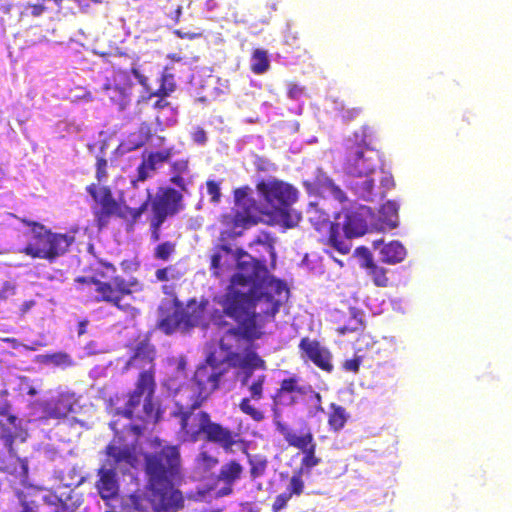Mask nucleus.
<instances>
[{"mask_svg":"<svg viewBox=\"0 0 512 512\" xmlns=\"http://www.w3.org/2000/svg\"><path fill=\"white\" fill-rule=\"evenodd\" d=\"M363 257L361 267L367 270L368 275L371 277L373 283L377 287H387L389 285V277L387 276V269L377 265L372 257V254L367 248L361 247L357 249Z\"/></svg>","mask_w":512,"mask_h":512,"instance_id":"aec40b11","label":"nucleus"},{"mask_svg":"<svg viewBox=\"0 0 512 512\" xmlns=\"http://www.w3.org/2000/svg\"><path fill=\"white\" fill-rule=\"evenodd\" d=\"M379 253L381 261L390 265L402 262L407 255L406 248L396 240L385 244Z\"/></svg>","mask_w":512,"mask_h":512,"instance_id":"5701e85b","label":"nucleus"},{"mask_svg":"<svg viewBox=\"0 0 512 512\" xmlns=\"http://www.w3.org/2000/svg\"><path fill=\"white\" fill-rule=\"evenodd\" d=\"M233 193L235 207L222 215L225 229L210 257V270L218 278L235 267L225 292L213 297L222 309L209 310L208 300L191 298L186 307L180 302L171 311L159 307L156 324L166 335L178 330L189 332L196 327L208 330L211 325L222 333L217 345L208 348L205 361L197 367L191 379H188L187 362L181 358L165 385L176 397L187 394L188 402L183 404L181 400H175L173 411L179 418L182 440L196 442L202 438L218 444L225 451L240 446L238 435L213 422L207 412L195 413V410L220 387L230 368L245 370L243 383L256 369V258L242 248L234 249L228 242L256 224V199L249 186L236 188Z\"/></svg>","mask_w":512,"mask_h":512,"instance_id":"f257e3e1","label":"nucleus"},{"mask_svg":"<svg viewBox=\"0 0 512 512\" xmlns=\"http://www.w3.org/2000/svg\"><path fill=\"white\" fill-rule=\"evenodd\" d=\"M173 269L171 267H165V268H160V269H157L156 270V278L159 280V281H169L172 276H171V271Z\"/></svg>","mask_w":512,"mask_h":512,"instance_id":"6e6d98bb","label":"nucleus"},{"mask_svg":"<svg viewBox=\"0 0 512 512\" xmlns=\"http://www.w3.org/2000/svg\"><path fill=\"white\" fill-rule=\"evenodd\" d=\"M114 85H106V94L112 103L116 104L120 111H124L131 102L132 79L124 73L114 80Z\"/></svg>","mask_w":512,"mask_h":512,"instance_id":"f3484780","label":"nucleus"},{"mask_svg":"<svg viewBox=\"0 0 512 512\" xmlns=\"http://www.w3.org/2000/svg\"><path fill=\"white\" fill-rule=\"evenodd\" d=\"M93 214L96 225L99 229H104L109 224L112 216L116 212V205L93 206Z\"/></svg>","mask_w":512,"mask_h":512,"instance_id":"c85d7f7f","label":"nucleus"},{"mask_svg":"<svg viewBox=\"0 0 512 512\" xmlns=\"http://www.w3.org/2000/svg\"><path fill=\"white\" fill-rule=\"evenodd\" d=\"M274 402L280 406L301 405L308 417L324 411L321 394L312 385L302 384L300 377L295 374L281 380Z\"/></svg>","mask_w":512,"mask_h":512,"instance_id":"6e6552de","label":"nucleus"},{"mask_svg":"<svg viewBox=\"0 0 512 512\" xmlns=\"http://www.w3.org/2000/svg\"><path fill=\"white\" fill-rule=\"evenodd\" d=\"M88 325H89V321L86 320V319H83V320L78 322L77 333H78L79 336H82V335H84L87 332Z\"/></svg>","mask_w":512,"mask_h":512,"instance_id":"e2e57ef3","label":"nucleus"},{"mask_svg":"<svg viewBox=\"0 0 512 512\" xmlns=\"http://www.w3.org/2000/svg\"><path fill=\"white\" fill-rule=\"evenodd\" d=\"M158 169L159 167L151 155L144 153L141 162L136 168L135 175L131 178V184L137 187L139 183H143L152 178Z\"/></svg>","mask_w":512,"mask_h":512,"instance_id":"4be33fe9","label":"nucleus"},{"mask_svg":"<svg viewBox=\"0 0 512 512\" xmlns=\"http://www.w3.org/2000/svg\"><path fill=\"white\" fill-rule=\"evenodd\" d=\"M151 96H158V98L154 101L153 103V108L158 110V113L160 112V110L164 109L166 107V105H170L171 103L168 102L164 96H161L159 94L154 93L152 94Z\"/></svg>","mask_w":512,"mask_h":512,"instance_id":"13d9d810","label":"nucleus"},{"mask_svg":"<svg viewBox=\"0 0 512 512\" xmlns=\"http://www.w3.org/2000/svg\"><path fill=\"white\" fill-rule=\"evenodd\" d=\"M175 251V245L170 241L159 243L154 249V257L158 260L168 261Z\"/></svg>","mask_w":512,"mask_h":512,"instance_id":"473e14b6","label":"nucleus"},{"mask_svg":"<svg viewBox=\"0 0 512 512\" xmlns=\"http://www.w3.org/2000/svg\"><path fill=\"white\" fill-rule=\"evenodd\" d=\"M362 113L361 108L346 109L341 112V116L345 121H352Z\"/></svg>","mask_w":512,"mask_h":512,"instance_id":"864d4df0","label":"nucleus"},{"mask_svg":"<svg viewBox=\"0 0 512 512\" xmlns=\"http://www.w3.org/2000/svg\"><path fill=\"white\" fill-rule=\"evenodd\" d=\"M155 134L153 124L142 123L139 129L140 141L137 146L141 147L146 143L152 142Z\"/></svg>","mask_w":512,"mask_h":512,"instance_id":"e433bc0d","label":"nucleus"},{"mask_svg":"<svg viewBox=\"0 0 512 512\" xmlns=\"http://www.w3.org/2000/svg\"><path fill=\"white\" fill-rule=\"evenodd\" d=\"M333 322L339 335L353 333L364 328L363 313L355 307H348L346 310H335Z\"/></svg>","mask_w":512,"mask_h":512,"instance_id":"dca6fc26","label":"nucleus"},{"mask_svg":"<svg viewBox=\"0 0 512 512\" xmlns=\"http://www.w3.org/2000/svg\"><path fill=\"white\" fill-rule=\"evenodd\" d=\"M30 13L34 17H39L46 10V7L43 4H35L30 6Z\"/></svg>","mask_w":512,"mask_h":512,"instance_id":"052dcab7","label":"nucleus"},{"mask_svg":"<svg viewBox=\"0 0 512 512\" xmlns=\"http://www.w3.org/2000/svg\"><path fill=\"white\" fill-rule=\"evenodd\" d=\"M363 356L362 355H356L355 357L351 359H346L343 362L342 368L345 371L357 373L359 371L360 365L362 363Z\"/></svg>","mask_w":512,"mask_h":512,"instance_id":"37998d69","label":"nucleus"},{"mask_svg":"<svg viewBox=\"0 0 512 512\" xmlns=\"http://www.w3.org/2000/svg\"><path fill=\"white\" fill-rule=\"evenodd\" d=\"M152 384L151 378L144 374L137 392L129 394L124 405L116 408L115 414L120 418L109 423L114 437L105 447L106 458L103 466L123 475L137 468V440L148 430L150 424H157L163 416L161 407H155L151 401Z\"/></svg>","mask_w":512,"mask_h":512,"instance_id":"f03ea898","label":"nucleus"},{"mask_svg":"<svg viewBox=\"0 0 512 512\" xmlns=\"http://www.w3.org/2000/svg\"><path fill=\"white\" fill-rule=\"evenodd\" d=\"M303 489H304V482L301 478L300 472L297 474H294L290 479V483H289L286 493L290 494V497H292V495H300L303 492Z\"/></svg>","mask_w":512,"mask_h":512,"instance_id":"4c0bfd02","label":"nucleus"},{"mask_svg":"<svg viewBox=\"0 0 512 512\" xmlns=\"http://www.w3.org/2000/svg\"><path fill=\"white\" fill-rule=\"evenodd\" d=\"M158 116L173 126L177 123V110L172 106V104L166 105L164 109L160 110Z\"/></svg>","mask_w":512,"mask_h":512,"instance_id":"79ce46f5","label":"nucleus"},{"mask_svg":"<svg viewBox=\"0 0 512 512\" xmlns=\"http://www.w3.org/2000/svg\"><path fill=\"white\" fill-rule=\"evenodd\" d=\"M249 464H250V476L252 479H256V460L248 454Z\"/></svg>","mask_w":512,"mask_h":512,"instance_id":"69168bd1","label":"nucleus"},{"mask_svg":"<svg viewBox=\"0 0 512 512\" xmlns=\"http://www.w3.org/2000/svg\"><path fill=\"white\" fill-rule=\"evenodd\" d=\"M183 198L181 191L172 186L160 188L155 195L148 191L147 201L150 203L152 213L150 227L161 229L168 218L184 210Z\"/></svg>","mask_w":512,"mask_h":512,"instance_id":"9b49d317","label":"nucleus"},{"mask_svg":"<svg viewBox=\"0 0 512 512\" xmlns=\"http://www.w3.org/2000/svg\"><path fill=\"white\" fill-rule=\"evenodd\" d=\"M93 201L94 206L116 205V201L113 197L111 189L106 186L101 187V191L93 199Z\"/></svg>","mask_w":512,"mask_h":512,"instance_id":"72a5a7b5","label":"nucleus"},{"mask_svg":"<svg viewBox=\"0 0 512 512\" xmlns=\"http://www.w3.org/2000/svg\"><path fill=\"white\" fill-rule=\"evenodd\" d=\"M180 449L167 445L145 456V473L148 487L156 499V512H178L184 505L182 493L177 489L181 482Z\"/></svg>","mask_w":512,"mask_h":512,"instance_id":"7ed1b4c3","label":"nucleus"},{"mask_svg":"<svg viewBox=\"0 0 512 512\" xmlns=\"http://www.w3.org/2000/svg\"><path fill=\"white\" fill-rule=\"evenodd\" d=\"M170 183L174 185V188L181 191L184 194H190L188 189V184L191 182L190 176L188 175H178V174H170Z\"/></svg>","mask_w":512,"mask_h":512,"instance_id":"f704fd0d","label":"nucleus"},{"mask_svg":"<svg viewBox=\"0 0 512 512\" xmlns=\"http://www.w3.org/2000/svg\"><path fill=\"white\" fill-rule=\"evenodd\" d=\"M109 148V143L106 139L100 141L99 151L97 154L105 157L106 150Z\"/></svg>","mask_w":512,"mask_h":512,"instance_id":"774afa93","label":"nucleus"},{"mask_svg":"<svg viewBox=\"0 0 512 512\" xmlns=\"http://www.w3.org/2000/svg\"><path fill=\"white\" fill-rule=\"evenodd\" d=\"M156 356V350L154 345H152L149 340H142L136 344L132 351V355L130 356L127 365L130 367H135L141 369V373L139 374L136 387L133 392L130 394H134L138 390V386L140 383V379L144 374H147L152 380V392H151V401L155 407H161L160 404L155 400V378H154V360Z\"/></svg>","mask_w":512,"mask_h":512,"instance_id":"f8f14e48","label":"nucleus"},{"mask_svg":"<svg viewBox=\"0 0 512 512\" xmlns=\"http://www.w3.org/2000/svg\"><path fill=\"white\" fill-rule=\"evenodd\" d=\"M21 509L19 512H38V505L35 501H27L26 499H19Z\"/></svg>","mask_w":512,"mask_h":512,"instance_id":"603ef678","label":"nucleus"},{"mask_svg":"<svg viewBox=\"0 0 512 512\" xmlns=\"http://www.w3.org/2000/svg\"><path fill=\"white\" fill-rule=\"evenodd\" d=\"M242 468L234 461H231L222 466L220 470V476L225 482H234L240 477Z\"/></svg>","mask_w":512,"mask_h":512,"instance_id":"7c9ffc66","label":"nucleus"},{"mask_svg":"<svg viewBox=\"0 0 512 512\" xmlns=\"http://www.w3.org/2000/svg\"><path fill=\"white\" fill-rule=\"evenodd\" d=\"M192 139L193 141L199 145V146H204L206 145L207 143V140H208V137H207V132L201 128V127H197L193 132H192Z\"/></svg>","mask_w":512,"mask_h":512,"instance_id":"09e8293b","label":"nucleus"},{"mask_svg":"<svg viewBox=\"0 0 512 512\" xmlns=\"http://www.w3.org/2000/svg\"><path fill=\"white\" fill-rule=\"evenodd\" d=\"M76 404V394L67 391L47 401L43 407V412L48 418L60 419L67 417L71 412H75L74 407Z\"/></svg>","mask_w":512,"mask_h":512,"instance_id":"a211bd4d","label":"nucleus"},{"mask_svg":"<svg viewBox=\"0 0 512 512\" xmlns=\"http://www.w3.org/2000/svg\"><path fill=\"white\" fill-rule=\"evenodd\" d=\"M131 76L147 91L150 90L149 86H148V78L141 73V71L136 68V67H133L131 69Z\"/></svg>","mask_w":512,"mask_h":512,"instance_id":"8fccbe9b","label":"nucleus"},{"mask_svg":"<svg viewBox=\"0 0 512 512\" xmlns=\"http://www.w3.org/2000/svg\"><path fill=\"white\" fill-rule=\"evenodd\" d=\"M222 180L208 179L206 181V191L210 196V202L214 205H217L221 202L222 198V188H221Z\"/></svg>","mask_w":512,"mask_h":512,"instance_id":"2f4dec72","label":"nucleus"},{"mask_svg":"<svg viewBox=\"0 0 512 512\" xmlns=\"http://www.w3.org/2000/svg\"><path fill=\"white\" fill-rule=\"evenodd\" d=\"M276 430L282 435L285 442L303 453L300 465L307 471L317 466L321 459L316 456L317 444L310 426L303 421L299 430L292 429L280 419L275 420Z\"/></svg>","mask_w":512,"mask_h":512,"instance_id":"1a4fd4ad","label":"nucleus"},{"mask_svg":"<svg viewBox=\"0 0 512 512\" xmlns=\"http://www.w3.org/2000/svg\"><path fill=\"white\" fill-rule=\"evenodd\" d=\"M101 191V187H98L96 184L92 183L86 187V192L88 195L94 199L98 193Z\"/></svg>","mask_w":512,"mask_h":512,"instance_id":"680f3d73","label":"nucleus"},{"mask_svg":"<svg viewBox=\"0 0 512 512\" xmlns=\"http://www.w3.org/2000/svg\"><path fill=\"white\" fill-rule=\"evenodd\" d=\"M25 224L30 237L25 245L24 253L32 258L53 262L64 255L75 240L74 236L53 232L39 222L26 221Z\"/></svg>","mask_w":512,"mask_h":512,"instance_id":"0eeeda50","label":"nucleus"},{"mask_svg":"<svg viewBox=\"0 0 512 512\" xmlns=\"http://www.w3.org/2000/svg\"><path fill=\"white\" fill-rule=\"evenodd\" d=\"M160 168L164 163H170L173 157V148L149 152Z\"/></svg>","mask_w":512,"mask_h":512,"instance_id":"58836bf2","label":"nucleus"},{"mask_svg":"<svg viewBox=\"0 0 512 512\" xmlns=\"http://www.w3.org/2000/svg\"><path fill=\"white\" fill-rule=\"evenodd\" d=\"M300 356L304 361L313 363L318 369L331 373L334 369L332 353L316 339L303 337L298 345Z\"/></svg>","mask_w":512,"mask_h":512,"instance_id":"4468645a","label":"nucleus"},{"mask_svg":"<svg viewBox=\"0 0 512 512\" xmlns=\"http://www.w3.org/2000/svg\"><path fill=\"white\" fill-rule=\"evenodd\" d=\"M349 417V413L343 406L336 403L329 405L327 423L331 431L336 433L341 431L348 422Z\"/></svg>","mask_w":512,"mask_h":512,"instance_id":"393cba45","label":"nucleus"},{"mask_svg":"<svg viewBox=\"0 0 512 512\" xmlns=\"http://www.w3.org/2000/svg\"><path fill=\"white\" fill-rule=\"evenodd\" d=\"M170 174L190 176L189 163L186 159H178L170 162Z\"/></svg>","mask_w":512,"mask_h":512,"instance_id":"ea45409f","label":"nucleus"},{"mask_svg":"<svg viewBox=\"0 0 512 512\" xmlns=\"http://www.w3.org/2000/svg\"><path fill=\"white\" fill-rule=\"evenodd\" d=\"M290 498H291L290 494H287L286 492L278 495L272 505V511L273 512L281 511L283 508L286 507Z\"/></svg>","mask_w":512,"mask_h":512,"instance_id":"de8ad7c7","label":"nucleus"},{"mask_svg":"<svg viewBox=\"0 0 512 512\" xmlns=\"http://www.w3.org/2000/svg\"><path fill=\"white\" fill-rule=\"evenodd\" d=\"M38 357L41 363L46 365H53L54 367L60 368L62 370L73 367L75 365V361L71 355L64 351L47 353L39 355Z\"/></svg>","mask_w":512,"mask_h":512,"instance_id":"bb28decb","label":"nucleus"},{"mask_svg":"<svg viewBox=\"0 0 512 512\" xmlns=\"http://www.w3.org/2000/svg\"><path fill=\"white\" fill-rule=\"evenodd\" d=\"M371 174L366 176H351L349 182V189L360 199L365 201L377 200L374 180L370 177Z\"/></svg>","mask_w":512,"mask_h":512,"instance_id":"412c9836","label":"nucleus"},{"mask_svg":"<svg viewBox=\"0 0 512 512\" xmlns=\"http://www.w3.org/2000/svg\"><path fill=\"white\" fill-rule=\"evenodd\" d=\"M173 125H171L169 122L165 121L163 118H161L160 116H156V119H155V123L153 124V127H154V133H157V132H163L166 128L168 127H172Z\"/></svg>","mask_w":512,"mask_h":512,"instance_id":"4d7b16f0","label":"nucleus"},{"mask_svg":"<svg viewBox=\"0 0 512 512\" xmlns=\"http://www.w3.org/2000/svg\"><path fill=\"white\" fill-rule=\"evenodd\" d=\"M305 88L297 83L290 82L287 87V95L292 100H298L304 95Z\"/></svg>","mask_w":512,"mask_h":512,"instance_id":"c03bdc74","label":"nucleus"},{"mask_svg":"<svg viewBox=\"0 0 512 512\" xmlns=\"http://www.w3.org/2000/svg\"><path fill=\"white\" fill-rule=\"evenodd\" d=\"M375 131L362 125L352 136L344 139L339 150L343 171L349 176L372 174L380 162L379 151L371 146Z\"/></svg>","mask_w":512,"mask_h":512,"instance_id":"423d86ee","label":"nucleus"},{"mask_svg":"<svg viewBox=\"0 0 512 512\" xmlns=\"http://www.w3.org/2000/svg\"><path fill=\"white\" fill-rule=\"evenodd\" d=\"M302 184L310 196H332L340 203L347 201L345 192L321 168H317L312 176L303 180Z\"/></svg>","mask_w":512,"mask_h":512,"instance_id":"ddd939ff","label":"nucleus"},{"mask_svg":"<svg viewBox=\"0 0 512 512\" xmlns=\"http://www.w3.org/2000/svg\"><path fill=\"white\" fill-rule=\"evenodd\" d=\"M257 59L258 74L266 72L269 69V59L267 53L263 50H258Z\"/></svg>","mask_w":512,"mask_h":512,"instance_id":"a18cd8bd","label":"nucleus"},{"mask_svg":"<svg viewBox=\"0 0 512 512\" xmlns=\"http://www.w3.org/2000/svg\"><path fill=\"white\" fill-rule=\"evenodd\" d=\"M399 204L393 200L384 203L379 210V219L385 228L394 229L399 222Z\"/></svg>","mask_w":512,"mask_h":512,"instance_id":"a878e982","label":"nucleus"},{"mask_svg":"<svg viewBox=\"0 0 512 512\" xmlns=\"http://www.w3.org/2000/svg\"><path fill=\"white\" fill-rule=\"evenodd\" d=\"M102 301L111 303L120 310L127 311L132 308L130 304H122L124 295L132 293L127 280L121 276H115L109 282H100L97 287Z\"/></svg>","mask_w":512,"mask_h":512,"instance_id":"2eb2a0df","label":"nucleus"},{"mask_svg":"<svg viewBox=\"0 0 512 512\" xmlns=\"http://www.w3.org/2000/svg\"><path fill=\"white\" fill-rule=\"evenodd\" d=\"M7 421V424H3L2 420H0V440H2L9 454L12 455L14 441L19 436L18 418L13 415H7Z\"/></svg>","mask_w":512,"mask_h":512,"instance_id":"b1692460","label":"nucleus"},{"mask_svg":"<svg viewBox=\"0 0 512 512\" xmlns=\"http://www.w3.org/2000/svg\"><path fill=\"white\" fill-rule=\"evenodd\" d=\"M262 234L265 240L258 235V338L261 336L260 323L273 321L289 296L286 283L270 274L276 265L274 239Z\"/></svg>","mask_w":512,"mask_h":512,"instance_id":"39448f33","label":"nucleus"},{"mask_svg":"<svg viewBox=\"0 0 512 512\" xmlns=\"http://www.w3.org/2000/svg\"><path fill=\"white\" fill-rule=\"evenodd\" d=\"M0 10L4 14H8L11 10V4L9 0H0Z\"/></svg>","mask_w":512,"mask_h":512,"instance_id":"338daca9","label":"nucleus"},{"mask_svg":"<svg viewBox=\"0 0 512 512\" xmlns=\"http://www.w3.org/2000/svg\"><path fill=\"white\" fill-rule=\"evenodd\" d=\"M395 187V181L390 173H385L381 178V186L376 190L377 199L385 197L386 193Z\"/></svg>","mask_w":512,"mask_h":512,"instance_id":"c9c22d12","label":"nucleus"},{"mask_svg":"<svg viewBox=\"0 0 512 512\" xmlns=\"http://www.w3.org/2000/svg\"><path fill=\"white\" fill-rule=\"evenodd\" d=\"M217 2L216 0H206L205 2V9L207 11V17L211 18L212 16L210 13L216 8Z\"/></svg>","mask_w":512,"mask_h":512,"instance_id":"0e129e2a","label":"nucleus"},{"mask_svg":"<svg viewBox=\"0 0 512 512\" xmlns=\"http://www.w3.org/2000/svg\"><path fill=\"white\" fill-rule=\"evenodd\" d=\"M344 231L346 234L345 239L347 241L348 238L355 237V236H361L365 232L366 224L365 222L359 218L356 214H348L346 216V220L344 223ZM344 238V236H342Z\"/></svg>","mask_w":512,"mask_h":512,"instance_id":"cd10ccee","label":"nucleus"},{"mask_svg":"<svg viewBox=\"0 0 512 512\" xmlns=\"http://www.w3.org/2000/svg\"><path fill=\"white\" fill-rule=\"evenodd\" d=\"M241 410L250 415L253 420H256V408L251 404V400L243 398L240 403Z\"/></svg>","mask_w":512,"mask_h":512,"instance_id":"3c124183","label":"nucleus"},{"mask_svg":"<svg viewBox=\"0 0 512 512\" xmlns=\"http://www.w3.org/2000/svg\"><path fill=\"white\" fill-rule=\"evenodd\" d=\"M47 503L50 505L57 506V509L55 512H67L69 510V505L65 501H63L61 498H59L58 496H54V500L47 501Z\"/></svg>","mask_w":512,"mask_h":512,"instance_id":"5fc2aeb1","label":"nucleus"},{"mask_svg":"<svg viewBox=\"0 0 512 512\" xmlns=\"http://www.w3.org/2000/svg\"><path fill=\"white\" fill-rule=\"evenodd\" d=\"M107 166V159L102 155L96 154V178L99 182L107 178Z\"/></svg>","mask_w":512,"mask_h":512,"instance_id":"a19ab883","label":"nucleus"},{"mask_svg":"<svg viewBox=\"0 0 512 512\" xmlns=\"http://www.w3.org/2000/svg\"><path fill=\"white\" fill-rule=\"evenodd\" d=\"M299 199V190L278 178L258 180V222L283 229L296 228L302 220L293 205Z\"/></svg>","mask_w":512,"mask_h":512,"instance_id":"20e7f679","label":"nucleus"},{"mask_svg":"<svg viewBox=\"0 0 512 512\" xmlns=\"http://www.w3.org/2000/svg\"><path fill=\"white\" fill-rule=\"evenodd\" d=\"M182 11H183L182 6L178 5L175 9L167 12V16L175 23H178L182 16V13H183Z\"/></svg>","mask_w":512,"mask_h":512,"instance_id":"bf43d9fd","label":"nucleus"},{"mask_svg":"<svg viewBox=\"0 0 512 512\" xmlns=\"http://www.w3.org/2000/svg\"><path fill=\"white\" fill-rule=\"evenodd\" d=\"M119 474L121 472L107 466H101L98 470L96 488L103 499H114L119 492Z\"/></svg>","mask_w":512,"mask_h":512,"instance_id":"6ab92c4d","label":"nucleus"},{"mask_svg":"<svg viewBox=\"0 0 512 512\" xmlns=\"http://www.w3.org/2000/svg\"><path fill=\"white\" fill-rule=\"evenodd\" d=\"M176 89L175 78L172 73L166 69L160 77V85L157 94L167 97Z\"/></svg>","mask_w":512,"mask_h":512,"instance_id":"c756f323","label":"nucleus"},{"mask_svg":"<svg viewBox=\"0 0 512 512\" xmlns=\"http://www.w3.org/2000/svg\"><path fill=\"white\" fill-rule=\"evenodd\" d=\"M198 461L207 470L213 468L218 463L217 459L207 452H201Z\"/></svg>","mask_w":512,"mask_h":512,"instance_id":"49530a36","label":"nucleus"},{"mask_svg":"<svg viewBox=\"0 0 512 512\" xmlns=\"http://www.w3.org/2000/svg\"><path fill=\"white\" fill-rule=\"evenodd\" d=\"M306 213L309 222L320 233L321 243L333 247L343 255L350 252L351 243L342 237L340 224L330 221L329 214L319 208L317 203H309Z\"/></svg>","mask_w":512,"mask_h":512,"instance_id":"9d476101","label":"nucleus"}]
</instances>
